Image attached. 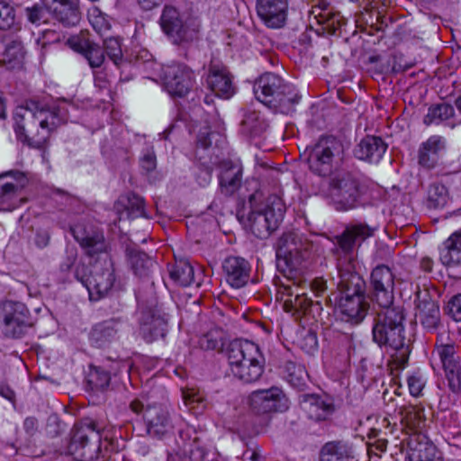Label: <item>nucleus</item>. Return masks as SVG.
Returning <instances> with one entry per match:
<instances>
[{
  "instance_id": "nucleus-1",
  "label": "nucleus",
  "mask_w": 461,
  "mask_h": 461,
  "mask_svg": "<svg viewBox=\"0 0 461 461\" xmlns=\"http://www.w3.org/2000/svg\"><path fill=\"white\" fill-rule=\"evenodd\" d=\"M373 235V230L365 224L348 227L337 237L339 249L345 254L338 260L337 268L339 281V296L335 298L336 305L344 321L360 323L366 317L369 303L366 300V282L355 272V264L351 252L357 243Z\"/></svg>"
},
{
  "instance_id": "nucleus-2",
  "label": "nucleus",
  "mask_w": 461,
  "mask_h": 461,
  "mask_svg": "<svg viewBox=\"0 0 461 461\" xmlns=\"http://www.w3.org/2000/svg\"><path fill=\"white\" fill-rule=\"evenodd\" d=\"M71 230L89 256L103 255V263L95 262L89 274H86L85 265H77L75 270V276L87 289L89 299L99 301L109 294L115 282L114 267L106 252L107 244L104 234L100 231L86 232L80 226H76Z\"/></svg>"
},
{
  "instance_id": "nucleus-3",
  "label": "nucleus",
  "mask_w": 461,
  "mask_h": 461,
  "mask_svg": "<svg viewBox=\"0 0 461 461\" xmlns=\"http://www.w3.org/2000/svg\"><path fill=\"white\" fill-rule=\"evenodd\" d=\"M67 120V111L64 107L47 108L31 101L15 108L14 129L20 141L41 149L50 134Z\"/></svg>"
},
{
  "instance_id": "nucleus-4",
  "label": "nucleus",
  "mask_w": 461,
  "mask_h": 461,
  "mask_svg": "<svg viewBox=\"0 0 461 461\" xmlns=\"http://www.w3.org/2000/svg\"><path fill=\"white\" fill-rule=\"evenodd\" d=\"M374 319L373 340L380 347L385 346L394 351L392 363L403 369L409 359V347L405 343L404 315L400 307H381Z\"/></svg>"
},
{
  "instance_id": "nucleus-5",
  "label": "nucleus",
  "mask_w": 461,
  "mask_h": 461,
  "mask_svg": "<svg viewBox=\"0 0 461 461\" xmlns=\"http://www.w3.org/2000/svg\"><path fill=\"white\" fill-rule=\"evenodd\" d=\"M230 371L245 384L257 382L265 369V357L259 347L248 339L231 341L226 350Z\"/></svg>"
},
{
  "instance_id": "nucleus-6",
  "label": "nucleus",
  "mask_w": 461,
  "mask_h": 461,
  "mask_svg": "<svg viewBox=\"0 0 461 461\" xmlns=\"http://www.w3.org/2000/svg\"><path fill=\"white\" fill-rule=\"evenodd\" d=\"M253 91L260 103L285 114L293 113L301 99L293 85L273 73L262 75L254 84Z\"/></svg>"
},
{
  "instance_id": "nucleus-7",
  "label": "nucleus",
  "mask_w": 461,
  "mask_h": 461,
  "mask_svg": "<svg viewBox=\"0 0 461 461\" xmlns=\"http://www.w3.org/2000/svg\"><path fill=\"white\" fill-rule=\"evenodd\" d=\"M348 143L340 137L321 136L312 147L308 164L310 170L320 176H328L339 166Z\"/></svg>"
},
{
  "instance_id": "nucleus-8",
  "label": "nucleus",
  "mask_w": 461,
  "mask_h": 461,
  "mask_svg": "<svg viewBox=\"0 0 461 461\" xmlns=\"http://www.w3.org/2000/svg\"><path fill=\"white\" fill-rule=\"evenodd\" d=\"M162 32L174 44L196 40L201 30V20L191 13H181L171 5H166L159 17Z\"/></svg>"
},
{
  "instance_id": "nucleus-9",
  "label": "nucleus",
  "mask_w": 461,
  "mask_h": 461,
  "mask_svg": "<svg viewBox=\"0 0 461 461\" xmlns=\"http://www.w3.org/2000/svg\"><path fill=\"white\" fill-rule=\"evenodd\" d=\"M365 193V185L350 172H339L330 179L329 195L337 211L355 209Z\"/></svg>"
},
{
  "instance_id": "nucleus-10",
  "label": "nucleus",
  "mask_w": 461,
  "mask_h": 461,
  "mask_svg": "<svg viewBox=\"0 0 461 461\" xmlns=\"http://www.w3.org/2000/svg\"><path fill=\"white\" fill-rule=\"evenodd\" d=\"M130 409L141 415L146 432L151 437L162 438L172 432L174 425L169 409L165 404H149L146 399L135 398L130 403Z\"/></svg>"
},
{
  "instance_id": "nucleus-11",
  "label": "nucleus",
  "mask_w": 461,
  "mask_h": 461,
  "mask_svg": "<svg viewBox=\"0 0 461 461\" xmlns=\"http://www.w3.org/2000/svg\"><path fill=\"white\" fill-rule=\"evenodd\" d=\"M310 243L298 232L284 233L276 245L278 267L284 264L290 272L301 269L309 256Z\"/></svg>"
},
{
  "instance_id": "nucleus-12",
  "label": "nucleus",
  "mask_w": 461,
  "mask_h": 461,
  "mask_svg": "<svg viewBox=\"0 0 461 461\" xmlns=\"http://www.w3.org/2000/svg\"><path fill=\"white\" fill-rule=\"evenodd\" d=\"M285 204L277 196L267 199L264 210L252 211L248 216L247 226L258 238H267L283 221Z\"/></svg>"
},
{
  "instance_id": "nucleus-13",
  "label": "nucleus",
  "mask_w": 461,
  "mask_h": 461,
  "mask_svg": "<svg viewBox=\"0 0 461 461\" xmlns=\"http://www.w3.org/2000/svg\"><path fill=\"white\" fill-rule=\"evenodd\" d=\"M32 324L30 311L24 303L11 300L0 302V328L6 337L21 338Z\"/></svg>"
},
{
  "instance_id": "nucleus-14",
  "label": "nucleus",
  "mask_w": 461,
  "mask_h": 461,
  "mask_svg": "<svg viewBox=\"0 0 461 461\" xmlns=\"http://www.w3.org/2000/svg\"><path fill=\"white\" fill-rule=\"evenodd\" d=\"M100 452V436L91 426L75 429L68 453L77 461H94Z\"/></svg>"
},
{
  "instance_id": "nucleus-15",
  "label": "nucleus",
  "mask_w": 461,
  "mask_h": 461,
  "mask_svg": "<svg viewBox=\"0 0 461 461\" xmlns=\"http://www.w3.org/2000/svg\"><path fill=\"white\" fill-rule=\"evenodd\" d=\"M162 79L166 91L172 96L186 95L194 85V71L183 63H172L163 67Z\"/></svg>"
},
{
  "instance_id": "nucleus-16",
  "label": "nucleus",
  "mask_w": 461,
  "mask_h": 461,
  "mask_svg": "<svg viewBox=\"0 0 461 461\" xmlns=\"http://www.w3.org/2000/svg\"><path fill=\"white\" fill-rule=\"evenodd\" d=\"M28 181L26 175L18 170L0 174V211H13L23 203L21 192Z\"/></svg>"
},
{
  "instance_id": "nucleus-17",
  "label": "nucleus",
  "mask_w": 461,
  "mask_h": 461,
  "mask_svg": "<svg viewBox=\"0 0 461 461\" xmlns=\"http://www.w3.org/2000/svg\"><path fill=\"white\" fill-rule=\"evenodd\" d=\"M249 404L252 411L258 414L285 411L289 408L288 398L276 386L252 392L249 396Z\"/></svg>"
},
{
  "instance_id": "nucleus-18",
  "label": "nucleus",
  "mask_w": 461,
  "mask_h": 461,
  "mask_svg": "<svg viewBox=\"0 0 461 461\" xmlns=\"http://www.w3.org/2000/svg\"><path fill=\"white\" fill-rule=\"evenodd\" d=\"M373 301L380 307L392 306L393 303L394 275L385 265L375 267L370 276Z\"/></svg>"
},
{
  "instance_id": "nucleus-19",
  "label": "nucleus",
  "mask_w": 461,
  "mask_h": 461,
  "mask_svg": "<svg viewBox=\"0 0 461 461\" xmlns=\"http://www.w3.org/2000/svg\"><path fill=\"white\" fill-rule=\"evenodd\" d=\"M140 331L147 342H153L166 336L167 320L158 306L142 309L140 312Z\"/></svg>"
},
{
  "instance_id": "nucleus-20",
  "label": "nucleus",
  "mask_w": 461,
  "mask_h": 461,
  "mask_svg": "<svg viewBox=\"0 0 461 461\" xmlns=\"http://www.w3.org/2000/svg\"><path fill=\"white\" fill-rule=\"evenodd\" d=\"M288 0H257L256 9L258 17L268 28H282L287 20Z\"/></svg>"
},
{
  "instance_id": "nucleus-21",
  "label": "nucleus",
  "mask_w": 461,
  "mask_h": 461,
  "mask_svg": "<svg viewBox=\"0 0 461 461\" xmlns=\"http://www.w3.org/2000/svg\"><path fill=\"white\" fill-rule=\"evenodd\" d=\"M208 87L219 97L230 98L234 94V86L227 68L212 62L206 78Z\"/></svg>"
},
{
  "instance_id": "nucleus-22",
  "label": "nucleus",
  "mask_w": 461,
  "mask_h": 461,
  "mask_svg": "<svg viewBox=\"0 0 461 461\" xmlns=\"http://www.w3.org/2000/svg\"><path fill=\"white\" fill-rule=\"evenodd\" d=\"M78 0H41V4L53 14L54 18L65 26L78 23L80 14Z\"/></svg>"
},
{
  "instance_id": "nucleus-23",
  "label": "nucleus",
  "mask_w": 461,
  "mask_h": 461,
  "mask_svg": "<svg viewBox=\"0 0 461 461\" xmlns=\"http://www.w3.org/2000/svg\"><path fill=\"white\" fill-rule=\"evenodd\" d=\"M69 47L84 56L91 68H99L104 62L103 49L88 38L73 36L68 40Z\"/></svg>"
},
{
  "instance_id": "nucleus-24",
  "label": "nucleus",
  "mask_w": 461,
  "mask_h": 461,
  "mask_svg": "<svg viewBox=\"0 0 461 461\" xmlns=\"http://www.w3.org/2000/svg\"><path fill=\"white\" fill-rule=\"evenodd\" d=\"M226 281L234 288L244 286L249 279L250 266L240 257H229L222 265Z\"/></svg>"
},
{
  "instance_id": "nucleus-25",
  "label": "nucleus",
  "mask_w": 461,
  "mask_h": 461,
  "mask_svg": "<svg viewBox=\"0 0 461 461\" xmlns=\"http://www.w3.org/2000/svg\"><path fill=\"white\" fill-rule=\"evenodd\" d=\"M387 149L384 141L375 136H366L356 146L354 156L363 161L378 163Z\"/></svg>"
},
{
  "instance_id": "nucleus-26",
  "label": "nucleus",
  "mask_w": 461,
  "mask_h": 461,
  "mask_svg": "<svg viewBox=\"0 0 461 461\" xmlns=\"http://www.w3.org/2000/svg\"><path fill=\"white\" fill-rule=\"evenodd\" d=\"M399 414L401 416V423L404 429L414 434L412 438H417L418 435H421L427 423L423 406L411 404L402 406L399 410Z\"/></svg>"
},
{
  "instance_id": "nucleus-27",
  "label": "nucleus",
  "mask_w": 461,
  "mask_h": 461,
  "mask_svg": "<svg viewBox=\"0 0 461 461\" xmlns=\"http://www.w3.org/2000/svg\"><path fill=\"white\" fill-rule=\"evenodd\" d=\"M300 406L309 419L316 421L326 420L333 411L332 404L317 394H303Z\"/></svg>"
},
{
  "instance_id": "nucleus-28",
  "label": "nucleus",
  "mask_w": 461,
  "mask_h": 461,
  "mask_svg": "<svg viewBox=\"0 0 461 461\" xmlns=\"http://www.w3.org/2000/svg\"><path fill=\"white\" fill-rule=\"evenodd\" d=\"M24 59V50L20 41L4 38L0 42V62L7 69L21 68Z\"/></svg>"
},
{
  "instance_id": "nucleus-29",
  "label": "nucleus",
  "mask_w": 461,
  "mask_h": 461,
  "mask_svg": "<svg viewBox=\"0 0 461 461\" xmlns=\"http://www.w3.org/2000/svg\"><path fill=\"white\" fill-rule=\"evenodd\" d=\"M122 324L115 320H108L96 324L90 335V339L97 348H104L120 337Z\"/></svg>"
},
{
  "instance_id": "nucleus-30",
  "label": "nucleus",
  "mask_w": 461,
  "mask_h": 461,
  "mask_svg": "<svg viewBox=\"0 0 461 461\" xmlns=\"http://www.w3.org/2000/svg\"><path fill=\"white\" fill-rule=\"evenodd\" d=\"M409 457L411 461H443L441 453L436 446L426 440L422 435L417 438H411L409 441Z\"/></svg>"
},
{
  "instance_id": "nucleus-31",
  "label": "nucleus",
  "mask_w": 461,
  "mask_h": 461,
  "mask_svg": "<svg viewBox=\"0 0 461 461\" xmlns=\"http://www.w3.org/2000/svg\"><path fill=\"white\" fill-rule=\"evenodd\" d=\"M284 291L282 299H284V309L286 312H306L312 305V300L305 294L300 293V288L297 286H291L290 285H283Z\"/></svg>"
},
{
  "instance_id": "nucleus-32",
  "label": "nucleus",
  "mask_w": 461,
  "mask_h": 461,
  "mask_svg": "<svg viewBox=\"0 0 461 461\" xmlns=\"http://www.w3.org/2000/svg\"><path fill=\"white\" fill-rule=\"evenodd\" d=\"M242 168L240 165L224 161L221 166L220 186L227 195L234 194L240 186Z\"/></svg>"
},
{
  "instance_id": "nucleus-33",
  "label": "nucleus",
  "mask_w": 461,
  "mask_h": 461,
  "mask_svg": "<svg viewBox=\"0 0 461 461\" xmlns=\"http://www.w3.org/2000/svg\"><path fill=\"white\" fill-rule=\"evenodd\" d=\"M439 259L443 265H461V229L452 233L442 244Z\"/></svg>"
},
{
  "instance_id": "nucleus-34",
  "label": "nucleus",
  "mask_w": 461,
  "mask_h": 461,
  "mask_svg": "<svg viewBox=\"0 0 461 461\" xmlns=\"http://www.w3.org/2000/svg\"><path fill=\"white\" fill-rule=\"evenodd\" d=\"M445 141L440 136H431L423 142L419 150V163L427 168H432L438 162L439 152L444 149Z\"/></svg>"
},
{
  "instance_id": "nucleus-35",
  "label": "nucleus",
  "mask_w": 461,
  "mask_h": 461,
  "mask_svg": "<svg viewBox=\"0 0 461 461\" xmlns=\"http://www.w3.org/2000/svg\"><path fill=\"white\" fill-rule=\"evenodd\" d=\"M424 328L428 330L436 329L439 322V307L432 300L420 301L415 313Z\"/></svg>"
},
{
  "instance_id": "nucleus-36",
  "label": "nucleus",
  "mask_w": 461,
  "mask_h": 461,
  "mask_svg": "<svg viewBox=\"0 0 461 461\" xmlns=\"http://www.w3.org/2000/svg\"><path fill=\"white\" fill-rule=\"evenodd\" d=\"M351 447L343 442H329L321 451L320 461H350L353 459Z\"/></svg>"
},
{
  "instance_id": "nucleus-37",
  "label": "nucleus",
  "mask_w": 461,
  "mask_h": 461,
  "mask_svg": "<svg viewBox=\"0 0 461 461\" xmlns=\"http://www.w3.org/2000/svg\"><path fill=\"white\" fill-rule=\"evenodd\" d=\"M448 339L447 333L443 332L438 336L437 339L436 353L443 367L458 364L455 344L447 342Z\"/></svg>"
},
{
  "instance_id": "nucleus-38",
  "label": "nucleus",
  "mask_w": 461,
  "mask_h": 461,
  "mask_svg": "<svg viewBox=\"0 0 461 461\" xmlns=\"http://www.w3.org/2000/svg\"><path fill=\"white\" fill-rule=\"evenodd\" d=\"M312 14L315 15L318 23L323 25V30L330 34L336 33L345 24L344 18L339 13H331L321 8V6H316L312 10Z\"/></svg>"
},
{
  "instance_id": "nucleus-39",
  "label": "nucleus",
  "mask_w": 461,
  "mask_h": 461,
  "mask_svg": "<svg viewBox=\"0 0 461 461\" xmlns=\"http://www.w3.org/2000/svg\"><path fill=\"white\" fill-rule=\"evenodd\" d=\"M267 123L260 113L256 111H247L241 121L240 131L249 136H257L267 129Z\"/></svg>"
},
{
  "instance_id": "nucleus-40",
  "label": "nucleus",
  "mask_w": 461,
  "mask_h": 461,
  "mask_svg": "<svg viewBox=\"0 0 461 461\" xmlns=\"http://www.w3.org/2000/svg\"><path fill=\"white\" fill-rule=\"evenodd\" d=\"M172 281L181 286H188L194 281V268L189 262L180 260L169 269Z\"/></svg>"
},
{
  "instance_id": "nucleus-41",
  "label": "nucleus",
  "mask_w": 461,
  "mask_h": 461,
  "mask_svg": "<svg viewBox=\"0 0 461 461\" xmlns=\"http://www.w3.org/2000/svg\"><path fill=\"white\" fill-rule=\"evenodd\" d=\"M454 114L452 105L442 103L432 105L429 108L428 113L424 117V123L427 125L438 124L443 121L449 119Z\"/></svg>"
},
{
  "instance_id": "nucleus-42",
  "label": "nucleus",
  "mask_w": 461,
  "mask_h": 461,
  "mask_svg": "<svg viewBox=\"0 0 461 461\" xmlns=\"http://www.w3.org/2000/svg\"><path fill=\"white\" fill-rule=\"evenodd\" d=\"M20 23L16 17L15 9L8 2L0 1V29L18 30Z\"/></svg>"
},
{
  "instance_id": "nucleus-43",
  "label": "nucleus",
  "mask_w": 461,
  "mask_h": 461,
  "mask_svg": "<svg viewBox=\"0 0 461 461\" xmlns=\"http://www.w3.org/2000/svg\"><path fill=\"white\" fill-rule=\"evenodd\" d=\"M131 267L137 276H147L156 267V263L144 252H137L130 258Z\"/></svg>"
},
{
  "instance_id": "nucleus-44",
  "label": "nucleus",
  "mask_w": 461,
  "mask_h": 461,
  "mask_svg": "<svg viewBox=\"0 0 461 461\" xmlns=\"http://www.w3.org/2000/svg\"><path fill=\"white\" fill-rule=\"evenodd\" d=\"M286 380L294 387L301 389L305 385L308 375L304 366L289 362L285 366Z\"/></svg>"
},
{
  "instance_id": "nucleus-45",
  "label": "nucleus",
  "mask_w": 461,
  "mask_h": 461,
  "mask_svg": "<svg viewBox=\"0 0 461 461\" xmlns=\"http://www.w3.org/2000/svg\"><path fill=\"white\" fill-rule=\"evenodd\" d=\"M448 202V191L444 185L433 184L428 191V203L429 207L439 208Z\"/></svg>"
},
{
  "instance_id": "nucleus-46",
  "label": "nucleus",
  "mask_w": 461,
  "mask_h": 461,
  "mask_svg": "<svg viewBox=\"0 0 461 461\" xmlns=\"http://www.w3.org/2000/svg\"><path fill=\"white\" fill-rule=\"evenodd\" d=\"M104 49L109 59L119 66L122 62V50L118 38L110 37L104 41Z\"/></svg>"
},
{
  "instance_id": "nucleus-47",
  "label": "nucleus",
  "mask_w": 461,
  "mask_h": 461,
  "mask_svg": "<svg viewBox=\"0 0 461 461\" xmlns=\"http://www.w3.org/2000/svg\"><path fill=\"white\" fill-rule=\"evenodd\" d=\"M443 368L448 388L455 393H459L461 391V368L459 363Z\"/></svg>"
},
{
  "instance_id": "nucleus-48",
  "label": "nucleus",
  "mask_w": 461,
  "mask_h": 461,
  "mask_svg": "<svg viewBox=\"0 0 461 461\" xmlns=\"http://www.w3.org/2000/svg\"><path fill=\"white\" fill-rule=\"evenodd\" d=\"M47 9L43 5L36 4L32 7H27L25 13L28 21L35 25H40L47 21Z\"/></svg>"
},
{
  "instance_id": "nucleus-49",
  "label": "nucleus",
  "mask_w": 461,
  "mask_h": 461,
  "mask_svg": "<svg viewBox=\"0 0 461 461\" xmlns=\"http://www.w3.org/2000/svg\"><path fill=\"white\" fill-rule=\"evenodd\" d=\"M88 19L94 30L100 34L110 29L108 20L98 9H93L89 13Z\"/></svg>"
},
{
  "instance_id": "nucleus-50",
  "label": "nucleus",
  "mask_w": 461,
  "mask_h": 461,
  "mask_svg": "<svg viewBox=\"0 0 461 461\" xmlns=\"http://www.w3.org/2000/svg\"><path fill=\"white\" fill-rule=\"evenodd\" d=\"M128 210L131 217H145L148 215L144 209V200L137 194H131L128 199Z\"/></svg>"
},
{
  "instance_id": "nucleus-51",
  "label": "nucleus",
  "mask_w": 461,
  "mask_h": 461,
  "mask_svg": "<svg viewBox=\"0 0 461 461\" xmlns=\"http://www.w3.org/2000/svg\"><path fill=\"white\" fill-rule=\"evenodd\" d=\"M109 372L101 368H96L90 375V382L97 388L104 389L109 385L110 383Z\"/></svg>"
},
{
  "instance_id": "nucleus-52",
  "label": "nucleus",
  "mask_w": 461,
  "mask_h": 461,
  "mask_svg": "<svg viewBox=\"0 0 461 461\" xmlns=\"http://www.w3.org/2000/svg\"><path fill=\"white\" fill-rule=\"evenodd\" d=\"M157 159L152 149H148L140 158V167L146 172H151L156 168Z\"/></svg>"
},
{
  "instance_id": "nucleus-53",
  "label": "nucleus",
  "mask_w": 461,
  "mask_h": 461,
  "mask_svg": "<svg viewBox=\"0 0 461 461\" xmlns=\"http://www.w3.org/2000/svg\"><path fill=\"white\" fill-rule=\"evenodd\" d=\"M447 312L456 321H461V294L451 298L447 303Z\"/></svg>"
},
{
  "instance_id": "nucleus-54",
  "label": "nucleus",
  "mask_w": 461,
  "mask_h": 461,
  "mask_svg": "<svg viewBox=\"0 0 461 461\" xmlns=\"http://www.w3.org/2000/svg\"><path fill=\"white\" fill-rule=\"evenodd\" d=\"M408 386L411 395L418 396L424 388L425 381L420 375H412L408 377Z\"/></svg>"
},
{
  "instance_id": "nucleus-55",
  "label": "nucleus",
  "mask_w": 461,
  "mask_h": 461,
  "mask_svg": "<svg viewBox=\"0 0 461 461\" xmlns=\"http://www.w3.org/2000/svg\"><path fill=\"white\" fill-rule=\"evenodd\" d=\"M318 347V339L313 332L308 331L301 341V348L308 354H312Z\"/></svg>"
},
{
  "instance_id": "nucleus-56",
  "label": "nucleus",
  "mask_w": 461,
  "mask_h": 461,
  "mask_svg": "<svg viewBox=\"0 0 461 461\" xmlns=\"http://www.w3.org/2000/svg\"><path fill=\"white\" fill-rule=\"evenodd\" d=\"M77 251L73 249L67 250V256L64 261L60 264L61 271L68 272L77 262Z\"/></svg>"
},
{
  "instance_id": "nucleus-57",
  "label": "nucleus",
  "mask_w": 461,
  "mask_h": 461,
  "mask_svg": "<svg viewBox=\"0 0 461 461\" xmlns=\"http://www.w3.org/2000/svg\"><path fill=\"white\" fill-rule=\"evenodd\" d=\"M50 234L46 230L38 231L35 235L34 242L38 248L43 249L48 246Z\"/></svg>"
},
{
  "instance_id": "nucleus-58",
  "label": "nucleus",
  "mask_w": 461,
  "mask_h": 461,
  "mask_svg": "<svg viewBox=\"0 0 461 461\" xmlns=\"http://www.w3.org/2000/svg\"><path fill=\"white\" fill-rule=\"evenodd\" d=\"M184 398L185 400L186 404L193 403H203V398L198 393L191 392V393H184Z\"/></svg>"
},
{
  "instance_id": "nucleus-59",
  "label": "nucleus",
  "mask_w": 461,
  "mask_h": 461,
  "mask_svg": "<svg viewBox=\"0 0 461 461\" xmlns=\"http://www.w3.org/2000/svg\"><path fill=\"white\" fill-rule=\"evenodd\" d=\"M197 180L200 185H207L212 180V171L208 168L201 170Z\"/></svg>"
},
{
  "instance_id": "nucleus-60",
  "label": "nucleus",
  "mask_w": 461,
  "mask_h": 461,
  "mask_svg": "<svg viewBox=\"0 0 461 461\" xmlns=\"http://www.w3.org/2000/svg\"><path fill=\"white\" fill-rule=\"evenodd\" d=\"M161 2L162 0H138L139 5L147 11L158 6Z\"/></svg>"
},
{
  "instance_id": "nucleus-61",
  "label": "nucleus",
  "mask_w": 461,
  "mask_h": 461,
  "mask_svg": "<svg viewBox=\"0 0 461 461\" xmlns=\"http://www.w3.org/2000/svg\"><path fill=\"white\" fill-rule=\"evenodd\" d=\"M420 267L427 272H430L433 267V260L430 258L425 257L420 260Z\"/></svg>"
},
{
  "instance_id": "nucleus-62",
  "label": "nucleus",
  "mask_w": 461,
  "mask_h": 461,
  "mask_svg": "<svg viewBox=\"0 0 461 461\" xmlns=\"http://www.w3.org/2000/svg\"><path fill=\"white\" fill-rule=\"evenodd\" d=\"M197 142L203 149H206L207 147H209L211 145V140H210L209 134L207 133L206 136L204 134L199 135Z\"/></svg>"
},
{
  "instance_id": "nucleus-63",
  "label": "nucleus",
  "mask_w": 461,
  "mask_h": 461,
  "mask_svg": "<svg viewBox=\"0 0 461 461\" xmlns=\"http://www.w3.org/2000/svg\"><path fill=\"white\" fill-rule=\"evenodd\" d=\"M116 366H117V372H121L122 370L126 371L127 373L130 372L131 363L127 360L119 361L116 363Z\"/></svg>"
},
{
  "instance_id": "nucleus-64",
  "label": "nucleus",
  "mask_w": 461,
  "mask_h": 461,
  "mask_svg": "<svg viewBox=\"0 0 461 461\" xmlns=\"http://www.w3.org/2000/svg\"><path fill=\"white\" fill-rule=\"evenodd\" d=\"M312 285H313L314 289L317 290L318 293L323 292L326 288V285L323 280H316Z\"/></svg>"
}]
</instances>
